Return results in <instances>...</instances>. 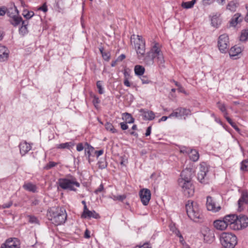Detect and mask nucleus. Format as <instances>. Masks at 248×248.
Wrapping results in <instances>:
<instances>
[{
	"label": "nucleus",
	"instance_id": "603ef678",
	"mask_svg": "<svg viewBox=\"0 0 248 248\" xmlns=\"http://www.w3.org/2000/svg\"><path fill=\"white\" fill-rule=\"evenodd\" d=\"M173 232L175 233V234L178 236L180 239H183V236L182 235H181V234L180 233V231L177 230V229H176L175 228H174V229H171Z\"/></svg>",
	"mask_w": 248,
	"mask_h": 248
},
{
	"label": "nucleus",
	"instance_id": "6e6552de",
	"mask_svg": "<svg viewBox=\"0 0 248 248\" xmlns=\"http://www.w3.org/2000/svg\"><path fill=\"white\" fill-rule=\"evenodd\" d=\"M229 45V37L226 34L220 35L218 40V47L220 51L225 53L228 50Z\"/></svg>",
	"mask_w": 248,
	"mask_h": 248
},
{
	"label": "nucleus",
	"instance_id": "c756f323",
	"mask_svg": "<svg viewBox=\"0 0 248 248\" xmlns=\"http://www.w3.org/2000/svg\"><path fill=\"white\" fill-rule=\"evenodd\" d=\"M94 150V148L90 145L88 143H85V155L87 156L88 158L89 159L90 156L91 155V153L93 152Z\"/></svg>",
	"mask_w": 248,
	"mask_h": 248
},
{
	"label": "nucleus",
	"instance_id": "a211bd4d",
	"mask_svg": "<svg viewBox=\"0 0 248 248\" xmlns=\"http://www.w3.org/2000/svg\"><path fill=\"white\" fill-rule=\"evenodd\" d=\"M81 217L85 218H91L92 217L95 219H98L100 217V216L94 210L90 211L87 209V210L83 211Z\"/></svg>",
	"mask_w": 248,
	"mask_h": 248
},
{
	"label": "nucleus",
	"instance_id": "6ab92c4d",
	"mask_svg": "<svg viewBox=\"0 0 248 248\" xmlns=\"http://www.w3.org/2000/svg\"><path fill=\"white\" fill-rule=\"evenodd\" d=\"M242 48L237 46H234L232 47L229 51V55L230 57L233 59H237L238 57H237L242 52Z\"/></svg>",
	"mask_w": 248,
	"mask_h": 248
},
{
	"label": "nucleus",
	"instance_id": "f03ea898",
	"mask_svg": "<svg viewBox=\"0 0 248 248\" xmlns=\"http://www.w3.org/2000/svg\"><path fill=\"white\" fill-rule=\"evenodd\" d=\"M155 60L159 67H164V56L159 47V44L157 43H155L144 58L145 63L148 65H153Z\"/></svg>",
	"mask_w": 248,
	"mask_h": 248
},
{
	"label": "nucleus",
	"instance_id": "4468645a",
	"mask_svg": "<svg viewBox=\"0 0 248 248\" xmlns=\"http://www.w3.org/2000/svg\"><path fill=\"white\" fill-rule=\"evenodd\" d=\"M0 248H20L19 243L16 238H9L1 244Z\"/></svg>",
	"mask_w": 248,
	"mask_h": 248
},
{
	"label": "nucleus",
	"instance_id": "473e14b6",
	"mask_svg": "<svg viewBox=\"0 0 248 248\" xmlns=\"http://www.w3.org/2000/svg\"><path fill=\"white\" fill-rule=\"evenodd\" d=\"M196 2V0H192L190 1L183 2L181 4V6L184 9H190L194 6Z\"/></svg>",
	"mask_w": 248,
	"mask_h": 248
},
{
	"label": "nucleus",
	"instance_id": "f8f14e48",
	"mask_svg": "<svg viewBox=\"0 0 248 248\" xmlns=\"http://www.w3.org/2000/svg\"><path fill=\"white\" fill-rule=\"evenodd\" d=\"M139 196L142 203L144 205H147L151 199V193L149 189L143 188L140 190Z\"/></svg>",
	"mask_w": 248,
	"mask_h": 248
},
{
	"label": "nucleus",
	"instance_id": "a19ab883",
	"mask_svg": "<svg viewBox=\"0 0 248 248\" xmlns=\"http://www.w3.org/2000/svg\"><path fill=\"white\" fill-rule=\"evenodd\" d=\"M99 169H104L107 167V162L105 159H101L98 162Z\"/></svg>",
	"mask_w": 248,
	"mask_h": 248
},
{
	"label": "nucleus",
	"instance_id": "c9c22d12",
	"mask_svg": "<svg viewBox=\"0 0 248 248\" xmlns=\"http://www.w3.org/2000/svg\"><path fill=\"white\" fill-rule=\"evenodd\" d=\"M248 39V29L243 30L241 32L240 40L245 42Z\"/></svg>",
	"mask_w": 248,
	"mask_h": 248
},
{
	"label": "nucleus",
	"instance_id": "412c9836",
	"mask_svg": "<svg viewBox=\"0 0 248 248\" xmlns=\"http://www.w3.org/2000/svg\"><path fill=\"white\" fill-rule=\"evenodd\" d=\"M20 153L22 155H26L31 149V145L26 141L21 142L19 145Z\"/></svg>",
	"mask_w": 248,
	"mask_h": 248
},
{
	"label": "nucleus",
	"instance_id": "864d4df0",
	"mask_svg": "<svg viewBox=\"0 0 248 248\" xmlns=\"http://www.w3.org/2000/svg\"><path fill=\"white\" fill-rule=\"evenodd\" d=\"M93 105H94V106L96 107V105L100 103V100H99V98L97 96L94 95L93 96Z\"/></svg>",
	"mask_w": 248,
	"mask_h": 248
},
{
	"label": "nucleus",
	"instance_id": "13d9d810",
	"mask_svg": "<svg viewBox=\"0 0 248 248\" xmlns=\"http://www.w3.org/2000/svg\"><path fill=\"white\" fill-rule=\"evenodd\" d=\"M120 125H121V128H122V129H123L124 130H126L128 127L127 124L124 123H121Z\"/></svg>",
	"mask_w": 248,
	"mask_h": 248
},
{
	"label": "nucleus",
	"instance_id": "7ed1b4c3",
	"mask_svg": "<svg viewBox=\"0 0 248 248\" xmlns=\"http://www.w3.org/2000/svg\"><path fill=\"white\" fill-rule=\"evenodd\" d=\"M47 216L51 222L55 226L64 224L67 219V213L64 209L60 207H52L47 212Z\"/></svg>",
	"mask_w": 248,
	"mask_h": 248
},
{
	"label": "nucleus",
	"instance_id": "2eb2a0df",
	"mask_svg": "<svg viewBox=\"0 0 248 248\" xmlns=\"http://www.w3.org/2000/svg\"><path fill=\"white\" fill-rule=\"evenodd\" d=\"M202 234L203 237L204 242L211 243L213 241L214 234L213 231L208 227H204L202 231Z\"/></svg>",
	"mask_w": 248,
	"mask_h": 248
},
{
	"label": "nucleus",
	"instance_id": "b1692460",
	"mask_svg": "<svg viewBox=\"0 0 248 248\" xmlns=\"http://www.w3.org/2000/svg\"><path fill=\"white\" fill-rule=\"evenodd\" d=\"M214 225L217 229L221 231L225 230L227 227L224 219L223 220L218 219L215 220L214 222Z\"/></svg>",
	"mask_w": 248,
	"mask_h": 248
},
{
	"label": "nucleus",
	"instance_id": "aec40b11",
	"mask_svg": "<svg viewBox=\"0 0 248 248\" xmlns=\"http://www.w3.org/2000/svg\"><path fill=\"white\" fill-rule=\"evenodd\" d=\"M140 112L143 119L145 120L151 121L155 117V114L152 111L141 109H140Z\"/></svg>",
	"mask_w": 248,
	"mask_h": 248
},
{
	"label": "nucleus",
	"instance_id": "8fccbe9b",
	"mask_svg": "<svg viewBox=\"0 0 248 248\" xmlns=\"http://www.w3.org/2000/svg\"><path fill=\"white\" fill-rule=\"evenodd\" d=\"M13 204V202L12 201H9L8 202L2 204L1 207L2 209L9 208Z\"/></svg>",
	"mask_w": 248,
	"mask_h": 248
},
{
	"label": "nucleus",
	"instance_id": "5701e85b",
	"mask_svg": "<svg viewBox=\"0 0 248 248\" xmlns=\"http://www.w3.org/2000/svg\"><path fill=\"white\" fill-rule=\"evenodd\" d=\"M220 14L216 13L213 14L211 18L212 25L217 28L221 23V20L219 18Z\"/></svg>",
	"mask_w": 248,
	"mask_h": 248
},
{
	"label": "nucleus",
	"instance_id": "052dcab7",
	"mask_svg": "<svg viewBox=\"0 0 248 248\" xmlns=\"http://www.w3.org/2000/svg\"><path fill=\"white\" fill-rule=\"evenodd\" d=\"M152 127L150 126L147 127L145 133V136L147 137L150 135L151 133Z\"/></svg>",
	"mask_w": 248,
	"mask_h": 248
},
{
	"label": "nucleus",
	"instance_id": "3c124183",
	"mask_svg": "<svg viewBox=\"0 0 248 248\" xmlns=\"http://www.w3.org/2000/svg\"><path fill=\"white\" fill-rule=\"evenodd\" d=\"M84 148H85V146L83 145L82 143H79L77 145V150L78 152L82 151Z\"/></svg>",
	"mask_w": 248,
	"mask_h": 248
},
{
	"label": "nucleus",
	"instance_id": "37998d69",
	"mask_svg": "<svg viewBox=\"0 0 248 248\" xmlns=\"http://www.w3.org/2000/svg\"><path fill=\"white\" fill-rule=\"evenodd\" d=\"M241 170L243 171H248V161L244 160L241 162Z\"/></svg>",
	"mask_w": 248,
	"mask_h": 248
},
{
	"label": "nucleus",
	"instance_id": "de8ad7c7",
	"mask_svg": "<svg viewBox=\"0 0 248 248\" xmlns=\"http://www.w3.org/2000/svg\"><path fill=\"white\" fill-rule=\"evenodd\" d=\"M126 197L125 195H118V196H113V200H118L120 201H123L125 199Z\"/></svg>",
	"mask_w": 248,
	"mask_h": 248
},
{
	"label": "nucleus",
	"instance_id": "4be33fe9",
	"mask_svg": "<svg viewBox=\"0 0 248 248\" xmlns=\"http://www.w3.org/2000/svg\"><path fill=\"white\" fill-rule=\"evenodd\" d=\"M9 51L5 46L0 44V62L6 61L9 56Z\"/></svg>",
	"mask_w": 248,
	"mask_h": 248
},
{
	"label": "nucleus",
	"instance_id": "72a5a7b5",
	"mask_svg": "<svg viewBox=\"0 0 248 248\" xmlns=\"http://www.w3.org/2000/svg\"><path fill=\"white\" fill-rule=\"evenodd\" d=\"M190 158L192 161L195 162L197 161L199 158V154L198 152L195 150H190Z\"/></svg>",
	"mask_w": 248,
	"mask_h": 248
},
{
	"label": "nucleus",
	"instance_id": "4c0bfd02",
	"mask_svg": "<svg viewBox=\"0 0 248 248\" xmlns=\"http://www.w3.org/2000/svg\"><path fill=\"white\" fill-rule=\"evenodd\" d=\"M105 126L107 130L109 131L112 133H115L117 132L116 129L114 128L112 124L110 123H106L105 125Z\"/></svg>",
	"mask_w": 248,
	"mask_h": 248
},
{
	"label": "nucleus",
	"instance_id": "bf43d9fd",
	"mask_svg": "<svg viewBox=\"0 0 248 248\" xmlns=\"http://www.w3.org/2000/svg\"><path fill=\"white\" fill-rule=\"evenodd\" d=\"M124 84L125 86L128 87H130L131 85V84L129 81L128 78H124Z\"/></svg>",
	"mask_w": 248,
	"mask_h": 248
},
{
	"label": "nucleus",
	"instance_id": "5fc2aeb1",
	"mask_svg": "<svg viewBox=\"0 0 248 248\" xmlns=\"http://www.w3.org/2000/svg\"><path fill=\"white\" fill-rule=\"evenodd\" d=\"M7 8L5 7H0V16H3L5 15Z\"/></svg>",
	"mask_w": 248,
	"mask_h": 248
},
{
	"label": "nucleus",
	"instance_id": "c85d7f7f",
	"mask_svg": "<svg viewBox=\"0 0 248 248\" xmlns=\"http://www.w3.org/2000/svg\"><path fill=\"white\" fill-rule=\"evenodd\" d=\"M10 23L14 26L16 27L19 25L21 23H22V18L20 16H14L11 17L9 20Z\"/></svg>",
	"mask_w": 248,
	"mask_h": 248
},
{
	"label": "nucleus",
	"instance_id": "338daca9",
	"mask_svg": "<svg viewBox=\"0 0 248 248\" xmlns=\"http://www.w3.org/2000/svg\"><path fill=\"white\" fill-rule=\"evenodd\" d=\"M84 237L86 238H89L90 237V232L87 230H86L85 232Z\"/></svg>",
	"mask_w": 248,
	"mask_h": 248
},
{
	"label": "nucleus",
	"instance_id": "a878e982",
	"mask_svg": "<svg viewBox=\"0 0 248 248\" xmlns=\"http://www.w3.org/2000/svg\"><path fill=\"white\" fill-rule=\"evenodd\" d=\"M23 187L26 190L32 193H35L37 192L36 186L31 182L25 183L23 185Z\"/></svg>",
	"mask_w": 248,
	"mask_h": 248
},
{
	"label": "nucleus",
	"instance_id": "4d7b16f0",
	"mask_svg": "<svg viewBox=\"0 0 248 248\" xmlns=\"http://www.w3.org/2000/svg\"><path fill=\"white\" fill-rule=\"evenodd\" d=\"M189 151H190V149H189L186 148V147H182L180 149V152L181 153H183L189 154Z\"/></svg>",
	"mask_w": 248,
	"mask_h": 248
},
{
	"label": "nucleus",
	"instance_id": "393cba45",
	"mask_svg": "<svg viewBox=\"0 0 248 248\" xmlns=\"http://www.w3.org/2000/svg\"><path fill=\"white\" fill-rule=\"evenodd\" d=\"M239 5V2L237 0H232L228 2L226 6V9L231 12L236 11L237 7Z\"/></svg>",
	"mask_w": 248,
	"mask_h": 248
},
{
	"label": "nucleus",
	"instance_id": "cd10ccee",
	"mask_svg": "<svg viewBox=\"0 0 248 248\" xmlns=\"http://www.w3.org/2000/svg\"><path fill=\"white\" fill-rule=\"evenodd\" d=\"M74 145L75 143L73 142L70 141L57 144L56 145V148L57 149H67L70 150Z\"/></svg>",
	"mask_w": 248,
	"mask_h": 248
},
{
	"label": "nucleus",
	"instance_id": "39448f33",
	"mask_svg": "<svg viewBox=\"0 0 248 248\" xmlns=\"http://www.w3.org/2000/svg\"><path fill=\"white\" fill-rule=\"evenodd\" d=\"M186 209L188 217L194 221H199L202 218V214L199 205L197 202L188 201L186 204Z\"/></svg>",
	"mask_w": 248,
	"mask_h": 248
},
{
	"label": "nucleus",
	"instance_id": "ddd939ff",
	"mask_svg": "<svg viewBox=\"0 0 248 248\" xmlns=\"http://www.w3.org/2000/svg\"><path fill=\"white\" fill-rule=\"evenodd\" d=\"M206 207L208 210L213 212H218L221 209L220 206L217 204L214 199L210 196L207 197Z\"/></svg>",
	"mask_w": 248,
	"mask_h": 248
},
{
	"label": "nucleus",
	"instance_id": "f257e3e1",
	"mask_svg": "<svg viewBox=\"0 0 248 248\" xmlns=\"http://www.w3.org/2000/svg\"><path fill=\"white\" fill-rule=\"evenodd\" d=\"M192 177V169L186 168L182 171L180 178L178 180L179 186L182 189L184 194L187 197L193 196L194 193V186L191 182Z\"/></svg>",
	"mask_w": 248,
	"mask_h": 248
},
{
	"label": "nucleus",
	"instance_id": "c03bdc74",
	"mask_svg": "<svg viewBox=\"0 0 248 248\" xmlns=\"http://www.w3.org/2000/svg\"><path fill=\"white\" fill-rule=\"evenodd\" d=\"M29 218V221L31 223L38 224L39 221L36 217L34 216H28Z\"/></svg>",
	"mask_w": 248,
	"mask_h": 248
},
{
	"label": "nucleus",
	"instance_id": "423d86ee",
	"mask_svg": "<svg viewBox=\"0 0 248 248\" xmlns=\"http://www.w3.org/2000/svg\"><path fill=\"white\" fill-rule=\"evenodd\" d=\"M220 240L225 248H234L237 244V237L232 233L223 232L220 236Z\"/></svg>",
	"mask_w": 248,
	"mask_h": 248
},
{
	"label": "nucleus",
	"instance_id": "79ce46f5",
	"mask_svg": "<svg viewBox=\"0 0 248 248\" xmlns=\"http://www.w3.org/2000/svg\"><path fill=\"white\" fill-rule=\"evenodd\" d=\"M96 86L99 93L100 94H103L104 93V90L102 86V81L100 80L97 81L96 82Z\"/></svg>",
	"mask_w": 248,
	"mask_h": 248
},
{
	"label": "nucleus",
	"instance_id": "f3484780",
	"mask_svg": "<svg viewBox=\"0 0 248 248\" xmlns=\"http://www.w3.org/2000/svg\"><path fill=\"white\" fill-rule=\"evenodd\" d=\"M244 204H248V192L247 190H243L241 197L238 201V210L241 211L243 209Z\"/></svg>",
	"mask_w": 248,
	"mask_h": 248
},
{
	"label": "nucleus",
	"instance_id": "49530a36",
	"mask_svg": "<svg viewBox=\"0 0 248 248\" xmlns=\"http://www.w3.org/2000/svg\"><path fill=\"white\" fill-rule=\"evenodd\" d=\"M140 78L142 81V83L143 84H148L150 82V80L148 79V78L146 76H144L142 75V76H140Z\"/></svg>",
	"mask_w": 248,
	"mask_h": 248
},
{
	"label": "nucleus",
	"instance_id": "e433bc0d",
	"mask_svg": "<svg viewBox=\"0 0 248 248\" xmlns=\"http://www.w3.org/2000/svg\"><path fill=\"white\" fill-rule=\"evenodd\" d=\"M123 115L124 117V120L126 122V123L132 124L134 122V119L130 114L125 112Z\"/></svg>",
	"mask_w": 248,
	"mask_h": 248
},
{
	"label": "nucleus",
	"instance_id": "ea45409f",
	"mask_svg": "<svg viewBox=\"0 0 248 248\" xmlns=\"http://www.w3.org/2000/svg\"><path fill=\"white\" fill-rule=\"evenodd\" d=\"M22 15L24 17L27 19H29L32 17L34 16V14L33 11L24 10Z\"/></svg>",
	"mask_w": 248,
	"mask_h": 248
},
{
	"label": "nucleus",
	"instance_id": "7c9ffc66",
	"mask_svg": "<svg viewBox=\"0 0 248 248\" xmlns=\"http://www.w3.org/2000/svg\"><path fill=\"white\" fill-rule=\"evenodd\" d=\"M135 75L138 76H141L145 72V68L140 65H136L134 67Z\"/></svg>",
	"mask_w": 248,
	"mask_h": 248
},
{
	"label": "nucleus",
	"instance_id": "e2e57ef3",
	"mask_svg": "<svg viewBox=\"0 0 248 248\" xmlns=\"http://www.w3.org/2000/svg\"><path fill=\"white\" fill-rule=\"evenodd\" d=\"M125 58V56L124 54L120 55L117 59V61L118 62H121Z\"/></svg>",
	"mask_w": 248,
	"mask_h": 248
},
{
	"label": "nucleus",
	"instance_id": "20e7f679",
	"mask_svg": "<svg viewBox=\"0 0 248 248\" xmlns=\"http://www.w3.org/2000/svg\"><path fill=\"white\" fill-rule=\"evenodd\" d=\"M57 184L63 189L73 191L77 190L75 187H79L80 186L76 178L70 174L66 175L64 178L59 179Z\"/></svg>",
	"mask_w": 248,
	"mask_h": 248
},
{
	"label": "nucleus",
	"instance_id": "58836bf2",
	"mask_svg": "<svg viewBox=\"0 0 248 248\" xmlns=\"http://www.w3.org/2000/svg\"><path fill=\"white\" fill-rule=\"evenodd\" d=\"M99 50L101 53L102 56L103 58L104 59V60L106 61H108L110 59V57L109 52H104L103 48H102V47L100 48Z\"/></svg>",
	"mask_w": 248,
	"mask_h": 248
},
{
	"label": "nucleus",
	"instance_id": "0eeeda50",
	"mask_svg": "<svg viewBox=\"0 0 248 248\" xmlns=\"http://www.w3.org/2000/svg\"><path fill=\"white\" fill-rule=\"evenodd\" d=\"M135 48L136 50L138 58L141 59L144 56L145 53V43L142 37L137 35V39L134 41Z\"/></svg>",
	"mask_w": 248,
	"mask_h": 248
},
{
	"label": "nucleus",
	"instance_id": "9b49d317",
	"mask_svg": "<svg viewBox=\"0 0 248 248\" xmlns=\"http://www.w3.org/2000/svg\"><path fill=\"white\" fill-rule=\"evenodd\" d=\"M190 115L191 110L189 109H187L185 108H179L173 111L169 116V117H175L178 118H182L184 117V119H186V117Z\"/></svg>",
	"mask_w": 248,
	"mask_h": 248
},
{
	"label": "nucleus",
	"instance_id": "69168bd1",
	"mask_svg": "<svg viewBox=\"0 0 248 248\" xmlns=\"http://www.w3.org/2000/svg\"><path fill=\"white\" fill-rule=\"evenodd\" d=\"M178 91L179 92H181V93H183L185 94H186V93L185 91V90L184 89V88L181 86L180 85L178 88Z\"/></svg>",
	"mask_w": 248,
	"mask_h": 248
},
{
	"label": "nucleus",
	"instance_id": "680f3d73",
	"mask_svg": "<svg viewBox=\"0 0 248 248\" xmlns=\"http://www.w3.org/2000/svg\"><path fill=\"white\" fill-rule=\"evenodd\" d=\"M39 10H41L44 12H46L47 11V8L46 5L44 4L39 8Z\"/></svg>",
	"mask_w": 248,
	"mask_h": 248
},
{
	"label": "nucleus",
	"instance_id": "774afa93",
	"mask_svg": "<svg viewBox=\"0 0 248 248\" xmlns=\"http://www.w3.org/2000/svg\"><path fill=\"white\" fill-rule=\"evenodd\" d=\"M135 248H151V247H149L148 244H144L142 246L139 247V246H136Z\"/></svg>",
	"mask_w": 248,
	"mask_h": 248
},
{
	"label": "nucleus",
	"instance_id": "6e6d98bb",
	"mask_svg": "<svg viewBox=\"0 0 248 248\" xmlns=\"http://www.w3.org/2000/svg\"><path fill=\"white\" fill-rule=\"evenodd\" d=\"M103 190H104V186H103V185L102 184H101L99 186V187L95 190L94 193L95 194H98L99 192H102Z\"/></svg>",
	"mask_w": 248,
	"mask_h": 248
},
{
	"label": "nucleus",
	"instance_id": "1a4fd4ad",
	"mask_svg": "<svg viewBox=\"0 0 248 248\" xmlns=\"http://www.w3.org/2000/svg\"><path fill=\"white\" fill-rule=\"evenodd\" d=\"M209 168L205 162H202L200 165V171L198 173L197 178L202 184H205L207 182L205 178L207 173L208 172Z\"/></svg>",
	"mask_w": 248,
	"mask_h": 248
},
{
	"label": "nucleus",
	"instance_id": "dca6fc26",
	"mask_svg": "<svg viewBox=\"0 0 248 248\" xmlns=\"http://www.w3.org/2000/svg\"><path fill=\"white\" fill-rule=\"evenodd\" d=\"M224 219L226 222L227 226L229 227L233 230H235V222L236 219H237V215L234 214H230L225 216L224 217Z\"/></svg>",
	"mask_w": 248,
	"mask_h": 248
},
{
	"label": "nucleus",
	"instance_id": "2f4dec72",
	"mask_svg": "<svg viewBox=\"0 0 248 248\" xmlns=\"http://www.w3.org/2000/svg\"><path fill=\"white\" fill-rule=\"evenodd\" d=\"M28 25V21H22V26L19 29V32L22 35H24L28 33L27 26Z\"/></svg>",
	"mask_w": 248,
	"mask_h": 248
},
{
	"label": "nucleus",
	"instance_id": "bb28decb",
	"mask_svg": "<svg viewBox=\"0 0 248 248\" xmlns=\"http://www.w3.org/2000/svg\"><path fill=\"white\" fill-rule=\"evenodd\" d=\"M242 20V17L240 14H235L232 18L230 21V24L232 27H235L237 24L241 22Z\"/></svg>",
	"mask_w": 248,
	"mask_h": 248
},
{
	"label": "nucleus",
	"instance_id": "9d476101",
	"mask_svg": "<svg viewBox=\"0 0 248 248\" xmlns=\"http://www.w3.org/2000/svg\"><path fill=\"white\" fill-rule=\"evenodd\" d=\"M235 231L244 229L248 226V217L245 215L237 216L235 220Z\"/></svg>",
	"mask_w": 248,
	"mask_h": 248
},
{
	"label": "nucleus",
	"instance_id": "0e129e2a",
	"mask_svg": "<svg viewBox=\"0 0 248 248\" xmlns=\"http://www.w3.org/2000/svg\"><path fill=\"white\" fill-rule=\"evenodd\" d=\"M104 153V151L103 150H100L99 151H95V154L96 155V156L98 157L99 156L101 155Z\"/></svg>",
	"mask_w": 248,
	"mask_h": 248
},
{
	"label": "nucleus",
	"instance_id": "f704fd0d",
	"mask_svg": "<svg viewBox=\"0 0 248 248\" xmlns=\"http://www.w3.org/2000/svg\"><path fill=\"white\" fill-rule=\"evenodd\" d=\"M217 106L220 110L223 113L225 118L227 117L228 112L226 110V107L224 104L221 103L220 102L217 103Z\"/></svg>",
	"mask_w": 248,
	"mask_h": 248
},
{
	"label": "nucleus",
	"instance_id": "09e8293b",
	"mask_svg": "<svg viewBox=\"0 0 248 248\" xmlns=\"http://www.w3.org/2000/svg\"><path fill=\"white\" fill-rule=\"evenodd\" d=\"M57 163L56 162L50 161L46 165L45 169L46 170L50 169L51 168L55 167Z\"/></svg>",
	"mask_w": 248,
	"mask_h": 248
},
{
	"label": "nucleus",
	"instance_id": "a18cd8bd",
	"mask_svg": "<svg viewBox=\"0 0 248 248\" xmlns=\"http://www.w3.org/2000/svg\"><path fill=\"white\" fill-rule=\"evenodd\" d=\"M225 118L233 128H234L237 131H239L238 127L232 121L231 118H230L228 116L226 117Z\"/></svg>",
	"mask_w": 248,
	"mask_h": 248
}]
</instances>
